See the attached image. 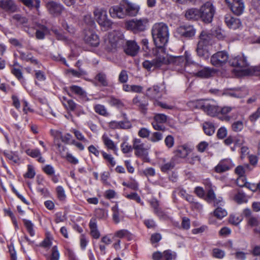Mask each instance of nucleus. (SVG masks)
Returning a JSON list of instances; mask_svg holds the SVG:
<instances>
[{
    "mask_svg": "<svg viewBox=\"0 0 260 260\" xmlns=\"http://www.w3.org/2000/svg\"><path fill=\"white\" fill-rule=\"evenodd\" d=\"M152 36L156 48L153 49V54L155 58L152 61L145 60L143 67L148 71L151 69H158L162 66V23H155L152 29Z\"/></svg>",
    "mask_w": 260,
    "mask_h": 260,
    "instance_id": "obj_1",
    "label": "nucleus"
},
{
    "mask_svg": "<svg viewBox=\"0 0 260 260\" xmlns=\"http://www.w3.org/2000/svg\"><path fill=\"white\" fill-rule=\"evenodd\" d=\"M185 60V69L188 72L193 74L196 77L201 78H209L215 73V70L209 67H205L200 70L199 64L192 61L189 56H186Z\"/></svg>",
    "mask_w": 260,
    "mask_h": 260,
    "instance_id": "obj_2",
    "label": "nucleus"
},
{
    "mask_svg": "<svg viewBox=\"0 0 260 260\" xmlns=\"http://www.w3.org/2000/svg\"><path fill=\"white\" fill-rule=\"evenodd\" d=\"M230 63L231 66L238 68L239 75L245 76L254 75L259 76V74L254 71L255 67L249 68V63L247 57L243 54L238 55L233 57L230 60Z\"/></svg>",
    "mask_w": 260,
    "mask_h": 260,
    "instance_id": "obj_3",
    "label": "nucleus"
},
{
    "mask_svg": "<svg viewBox=\"0 0 260 260\" xmlns=\"http://www.w3.org/2000/svg\"><path fill=\"white\" fill-rule=\"evenodd\" d=\"M124 43L123 35L121 32L116 31L109 32L105 37L104 41L105 48L108 51H113L122 46Z\"/></svg>",
    "mask_w": 260,
    "mask_h": 260,
    "instance_id": "obj_4",
    "label": "nucleus"
},
{
    "mask_svg": "<svg viewBox=\"0 0 260 260\" xmlns=\"http://www.w3.org/2000/svg\"><path fill=\"white\" fill-rule=\"evenodd\" d=\"M93 13L95 20L104 30L111 28L113 23L108 19L107 11L105 9L96 7Z\"/></svg>",
    "mask_w": 260,
    "mask_h": 260,
    "instance_id": "obj_5",
    "label": "nucleus"
},
{
    "mask_svg": "<svg viewBox=\"0 0 260 260\" xmlns=\"http://www.w3.org/2000/svg\"><path fill=\"white\" fill-rule=\"evenodd\" d=\"M133 148L135 150V154L142 159L147 161L148 159V150L150 146L143 143L139 138H135L133 140Z\"/></svg>",
    "mask_w": 260,
    "mask_h": 260,
    "instance_id": "obj_6",
    "label": "nucleus"
},
{
    "mask_svg": "<svg viewBox=\"0 0 260 260\" xmlns=\"http://www.w3.org/2000/svg\"><path fill=\"white\" fill-rule=\"evenodd\" d=\"M148 26V20L146 18L139 19H133L125 23V26L128 30L137 34L144 31Z\"/></svg>",
    "mask_w": 260,
    "mask_h": 260,
    "instance_id": "obj_7",
    "label": "nucleus"
},
{
    "mask_svg": "<svg viewBox=\"0 0 260 260\" xmlns=\"http://www.w3.org/2000/svg\"><path fill=\"white\" fill-rule=\"evenodd\" d=\"M200 19L205 23L212 22L215 13L216 9L211 2H207L199 9Z\"/></svg>",
    "mask_w": 260,
    "mask_h": 260,
    "instance_id": "obj_8",
    "label": "nucleus"
},
{
    "mask_svg": "<svg viewBox=\"0 0 260 260\" xmlns=\"http://www.w3.org/2000/svg\"><path fill=\"white\" fill-rule=\"evenodd\" d=\"M198 106L208 115L214 117L219 115V107L213 101H201L198 103Z\"/></svg>",
    "mask_w": 260,
    "mask_h": 260,
    "instance_id": "obj_9",
    "label": "nucleus"
},
{
    "mask_svg": "<svg viewBox=\"0 0 260 260\" xmlns=\"http://www.w3.org/2000/svg\"><path fill=\"white\" fill-rule=\"evenodd\" d=\"M229 58L228 53L225 51H218L212 55L210 58L211 64L216 67L224 65Z\"/></svg>",
    "mask_w": 260,
    "mask_h": 260,
    "instance_id": "obj_10",
    "label": "nucleus"
},
{
    "mask_svg": "<svg viewBox=\"0 0 260 260\" xmlns=\"http://www.w3.org/2000/svg\"><path fill=\"white\" fill-rule=\"evenodd\" d=\"M146 94L150 98L154 100V104L162 107V103L159 100L161 99L162 96V91L160 87L154 85L152 87L148 88L146 91Z\"/></svg>",
    "mask_w": 260,
    "mask_h": 260,
    "instance_id": "obj_11",
    "label": "nucleus"
},
{
    "mask_svg": "<svg viewBox=\"0 0 260 260\" xmlns=\"http://www.w3.org/2000/svg\"><path fill=\"white\" fill-rule=\"evenodd\" d=\"M85 43L92 47H97L100 44L98 36L92 30H85L84 36Z\"/></svg>",
    "mask_w": 260,
    "mask_h": 260,
    "instance_id": "obj_12",
    "label": "nucleus"
},
{
    "mask_svg": "<svg viewBox=\"0 0 260 260\" xmlns=\"http://www.w3.org/2000/svg\"><path fill=\"white\" fill-rule=\"evenodd\" d=\"M46 7L49 12L54 16L59 15L63 11L64 7L60 3L50 1L47 3Z\"/></svg>",
    "mask_w": 260,
    "mask_h": 260,
    "instance_id": "obj_13",
    "label": "nucleus"
},
{
    "mask_svg": "<svg viewBox=\"0 0 260 260\" xmlns=\"http://www.w3.org/2000/svg\"><path fill=\"white\" fill-rule=\"evenodd\" d=\"M110 16L113 18H123L125 16L124 9L122 6H114L109 9Z\"/></svg>",
    "mask_w": 260,
    "mask_h": 260,
    "instance_id": "obj_14",
    "label": "nucleus"
},
{
    "mask_svg": "<svg viewBox=\"0 0 260 260\" xmlns=\"http://www.w3.org/2000/svg\"><path fill=\"white\" fill-rule=\"evenodd\" d=\"M184 57L181 56H173L168 54L164 56V64L180 66L184 61Z\"/></svg>",
    "mask_w": 260,
    "mask_h": 260,
    "instance_id": "obj_15",
    "label": "nucleus"
},
{
    "mask_svg": "<svg viewBox=\"0 0 260 260\" xmlns=\"http://www.w3.org/2000/svg\"><path fill=\"white\" fill-rule=\"evenodd\" d=\"M224 21L228 26L232 29H236L241 26V22L239 18H235L230 14H226Z\"/></svg>",
    "mask_w": 260,
    "mask_h": 260,
    "instance_id": "obj_16",
    "label": "nucleus"
},
{
    "mask_svg": "<svg viewBox=\"0 0 260 260\" xmlns=\"http://www.w3.org/2000/svg\"><path fill=\"white\" fill-rule=\"evenodd\" d=\"M177 31L181 36L186 38L192 37L196 33V30L193 26L189 25L180 26Z\"/></svg>",
    "mask_w": 260,
    "mask_h": 260,
    "instance_id": "obj_17",
    "label": "nucleus"
},
{
    "mask_svg": "<svg viewBox=\"0 0 260 260\" xmlns=\"http://www.w3.org/2000/svg\"><path fill=\"white\" fill-rule=\"evenodd\" d=\"M139 50V46L136 42L128 41L126 42V46L124 49V52L127 55L134 56L137 55Z\"/></svg>",
    "mask_w": 260,
    "mask_h": 260,
    "instance_id": "obj_18",
    "label": "nucleus"
},
{
    "mask_svg": "<svg viewBox=\"0 0 260 260\" xmlns=\"http://www.w3.org/2000/svg\"><path fill=\"white\" fill-rule=\"evenodd\" d=\"M232 12L236 15H241L244 10L245 5L243 0L232 3L231 5L228 6Z\"/></svg>",
    "mask_w": 260,
    "mask_h": 260,
    "instance_id": "obj_19",
    "label": "nucleus"
},
{
    "mask_svg": "<svg viewBox=\"0 0 260 260\" xmlns=\"http://www.w3.org/2000/svg\"><path fill=\"white\" fill-rule=\"evenodd\" d=\"M123 7L125 13V16L126 15L132 16H135L139 11V7L132 3L126 2L123 5Z\"/></svg>",
    "mask_w": 260,
    "mask_h": 260,
    "instance_id": "obj_20",
    "label": "nucleus"
},
{
    "mask_svg": "<svg viewBox=\"0 0 260 260\" xmlns=\"http://www.w3.org/2000/svg\"><path fill=\"white\" fill-rule=\"evenodd\" d=\"M234 167L230 160L220 161L215 168L217 173H221L227 171Z\"/></svg>",
    "mask_w": 260,
    "mask_h": 260,
    "instance_id": "obj_21",
    "label": "nucleus"
},
{
    "mask_svg": "<svg viewBox=\"0 0 260 260\" xmlns=\"http://www.w3.org/2000/svg\"><path fill=\"white\" fill-rule=\"evenodd\" d=\"M185 17L187 20H197L200 19V10L197 8H190L186 10Z\"/></svg>",
    "mask_w": 260,
    "mask_h": 260,
    "instance_id": "obj_22",
    "label": "nucleus"
},
{
    "mask_svg": "<svg viewBox=\"0 0 260 260\" xmlns=\"http://www.w3.org/2000/svg\"><path fill=\"white\" fill-rule=\"evenodd\" d=\"M102 141L105 146L108 150H112L114 152L117 151V147L115 143L106 134H104L102 137Z\"/></svg>",
    "mask_w": 260,
    "mask_h": 260,
    "instance_id": "obj_23",
    "label": "nucleus"
},
{
    "mask_svg": "<svg viewBox=\"0 0 260 260\" xmlns=\"http://www.w3.org/2000/svg\"><path fill=\"white\" fill-rule=\"evenodd\" d=\"M90 234L94 239H99L100 237V233L98 229V225L95 218H91L89 223Z\"/></svg>",
    "mask_w": 260,
    "mask_h": 260,
    "instance_id": "obj_24",
    "label": "nucleus"
},
{
    "mask_svg": "<svg viewBox=\"0 0 260 260\" xmlns=\"http://www.w3.org/2000/svg\"><path fill=\"white\" fill-rule=\"evenodd\" d=\"M245 180L244 177H238L237 180V185L240 187L245 186L252 191H256L257 190L256 184L247 183Z\"/></svg>",
    "mask_w": 260,
    "mask_h": 260,
    "instance_id": "obj_25",
    "label": "nucleus"
},
{
    "mask_svg": "<svg viewBox=\"0 0 260 260\" xmlns=\"http://www.w3.org/2000/svg\"><path fill=\"white\" fill-rule=\"evenodd\" d=\"M189 153V150L185 145L179 146L175 151V156L181 158H185Z\"/></svg>",
    "mask_w": 260,
    "mask_h": 260,
    "instance_id": "obj_26",
    "label": "nucleus"
},
{
    "mask_svg": "<svg viewBox=\"0 0 260 260\" xmlns=\"http://www.w3.org/2000/svg\"><path fill=\"white\" fill-rule=\"evenodd\" d=\"M205 47V46L202 45L201 42H199L197 48V53L198 56L206 59L209 58L210 54Z\"/></svg>",
    "mask_w": 260,
    "mask_h": 260,
    "instance_id": "obj_27",
    "label": "nucleus"
},
{
    "mask_svg": "<svg viewBox=\"0 0 260 260\" xmlns=\"http://www.w3.org/2000/svg\"><path fill=\"white\" fill-rule=\"evenodd\" d=\"M233 108L231 107H224L222 108L219 107V115H222V117L220 116L219 118L225 121H229L231 119V117L228 115L230 113Z\"/></svg>",
    "mask_w": 260,
    "mask_h": 260,
    "instance_id": "obj_28",
    "label": "nucleus"
},
{
    "mask_svg": "<svg viewBox=\"0 0 260 260\" xmlns=\"http://www.w3.org/2000/svg\"><path fill=\"white\" fill-rule=\"evenodd\" d=\"M71 91L79 96L81 98L87 100L86 92L80 86L72 85L70 87Z\"/></svg>",
    "mask_w": 260,
    "mask_h": 260,
    "instance_id": "obj_29",
    "label": "nucleus"
},
{
    "mask_svg": "<svg viewBox=\"0 0 260 260\" xmlns=\"http://www.w3.org/2000/svg\"><path fill=\"white\" fill-rule=\"evenodd\" d=\"M61 101L62 104L66 108V109L71 111H74L77 106V105L73 100L71 99H68L66 97L63 96L61 98Z\"/></svg>",
    "mask_w": 260,
    "mask_h": 260,
    "instance_id": "obj_30",
    "label": "nucleus"
},
{
    "mask_svg": "<svg viewBox=\"0 0 260 260\" xmlns=\"http://www.w3.org/2000/svg\"><path fill=\"white\" fill-rule=\"evenodd\" d=\"M153 128L157 131H160L162 128V115L161 114H156L152 122Z\"/></svg>",
    "mask_w": 260,
    "mask_h": 260,
    "instance_id": "obj_31",
    "label": "nucleus"
},
{
    "mask_svg": "<svg viewBox=\"0 0 260 260\" xmlns=\"http://www.w3.org/2000/svg\"><path fill=\"white\" fill-rule=\"evenodd\" d=\"M22 221L27 233L30 236L34 237L35 235V224L28 219H23Z\"/></svg>",
    "mask_w": 260,
    "mask_h": 260,
    "instance_id": "obj_32",
    "label": "nucleus"
},
{
    "mask_svg": "<svg viewBox=\"0 0 260 260\" xmlns=\"http://www.w3.org/2000/svg\"><path fill=\"white\" fill-rule=\"evenodd\" d=\"M50 34L49 29L44 25H41L36 32V37L37 39H44L46 35Z\"/></svg>",
    "mask_w": 260,
    "mask_h": 260,
    "instance_id": "obj_33",
    "label": "nucleus"
},
{
    "mask_svg": "<svg viewBox=\"0 0 260 260\" xmlns=\"http://www.w3.org/2000/svg\"><path fill=\"white\" fill-rule=\"evenodd\" d=\"M0 7L6 11H14L16 8L12 0H0Z\"/></svg>",
    "mask_w": 260,
    "mask_h": 260,
    "instance_id": "obj_34",
    "label": "nucleus"
},
{
    "mask_svg": "<svg viewBox=\"0 0 260 260\" xmlns=\"http://www.w3.org/2000/svg\"><path fill=\"white\" fill-rule=\"evenodd\" d=\"M203 129L205 133L209 136H211L214 133L215 127L212 123L210 122H205L203 124Z\"/></svg>",
    "mask_w": 260,
    "mask_h": 260,
    "instance_id": "obj_35",
    "label": "nucleus"
},
{
    "mask_svg": "<svg viewBox=\"0 0 260 260\" xmlns=\"http://www.w3.org/2000/svg\"><path fill=\"white\" fill-rule=\"evenodd\" d=\"M22 3L28 8H36L37 10L40 6V0H21Z\"/></svg>",
    "mask_w": 260,
    "mask_h": 260,
    "instance_id": "obj_36",
    "label": "nucleus"
},
{
    "mask_svg": "<svg viewBox=\"0 0 260 260\" xmlns=\"http://www.w3.org/2000/svg\"><path fill=\"white\" fill-rule=\"evenodd\" d=\"M133 104L138 107L141 110H145L148 105L147 102L143 99H139L138 96L134 98L133 100Z\"/></svg>",
    "mask_w": 260,
    "mask_h": 260,
    "instance_id": "obj_37",
    "label": "nucleus"
},
{
    "mask_svg": "<svg viewBox=\"0 0 260 260\" xmlns=\"http://www.w3.org/2000/svg\"><path fill=\"white\" fill-rule=\"evenodd\" d=\"M60 253L57 246H54L51 249V254L48 256L47 260H59Z\"/></svg>",
    "mask_w": 260,
    "mask_h": 260,
    "instance_id": "obj_38",
    "label": "nucleus"
},
{
    "mask_svg": "<svg viewBox=\"0 0 260 260\" xmlns=\"http://www.w3.org/2000/svg\"><path fill=\"white\" fill-rule=\"evenodd\" d=\"M95 79L103 86H108V82L105 74L103 73H99L95 77Z\"/></svg>",
    "mask_w": 260,
    "mask_h": 260,
    "instance_id": "obj_39",
    "label": "nucleus"
},
{
    "mask_svg": "<svg viewBox=\"0 0 260 260\" xmlns=\"http://www.w3.org/2000/svg\"><path fill=\"white\" fill-rule=\"evenodd\" d=\"M71 132L74 134L76 139L84 143H88L89 141L85 138L83 134L76 129H72Z\"/></svg>",
    "mask_w": 260,
    "mask_h": 260,
    "instance_id": "obj_40",
    "label": "nucleus"
},
{
    "mask_svg": "<svg viewBox=\"0 0 260 260\" xmlns=\"http://www.w3.org/2000/svg\"><path fill=\"white\" fill-rule=\"evenodd\" d=\"M211 35L207 34L205 31H202L200 36V41L199 42H201L202 45L207 46L211 39Z\"/></svg>",
    "mask_w": 260,
    "mask_h": 260,
    "instance_id": "obj_41",
    "label": "nucleus"
},
{
    "mask_svg": "<svg viewBox=\"0 0 260 260\" xmlns=\"http://www.w3.org/2000/svg\"><path fill=\"white\" fill-rule=\"evenodd\" d=\"M177 254L171 250H167L164 251V260H175Z\"/></svg>",
    "mask_w": 260,
    "mask_h": 260,
    "instance_id": "obj_42",
    "label": "nucleus"
},
{
    "mask_svg": "<svg viewBox=\"0 0 260 260\" xmlns=\"http://www.w3.org/2000/svg\"><path fill=\"white\" fill-rule=\"evenodd\" d=\"M214 215L217 218L221 219L227 215V212L224 209L218 207L214 210Z\"/></svg>",
    "mask_w": 260,
    "mask_h": 260,
    "instance_id": "obj_43",
    "label": "nucleus"
},
{
    "mask_svg": "<svg viewBox=\"0 0 260 260\" xmlns=\"http://www.w3.org/2000/svg\"><path fill=\"white\" fill-rule=\"evenodd\" d=\"M52 237L49 234H47L46 238L40 244V246L45 248H49L52 245Z\"/></svg>",
    "mask_w": 260,
    "mask_h": 260,
    "instance_id": "obj_44",
    "label": "nucleus"
},
{
    "mask_svg": "<svg viewBox=\"0 0 260 260\" xmlns=\"http://www.w3.org/2000/svg\"><path fill=\"white\" fill-rule=\"evenodd\" d=\"M57 197L60 201H64L66 199V194L64 188L61 186H58L56 188Z\"/></svg>",
    "mask_w": 260,
    "mask_h": 260,
    "instance_id": "obj_45",
    "label": "nucleus"
},
{
    "mask_svg": "<svg viewBox=\"0 0 260 260\" xmlns=\"http://www.w3.org/2000/svg\"><path fill=\"white\" fill-rule=\"evenodd\" d=\"M244 127L243 122L242 120L235 121L232 124V129L235 132H241Z\"/></svg>",
    "mask_w": 260,
    "mask_h": 260,
    "instance_id": "obj_46",
    "label": "nucleus"
},
{
    "mask_svg": "<svg viewBox=\"0 0 260 260\" xmlns=\"http://www.w3.org/2000/svg\"><path fill=\"white\" fill-rule=\"evenodd\" d=\"M225 255L224 251L220 249L215 248L212 250V256L216 258L222 259L225 256Z\"/></svg>",
    "mask_w": 260,
    "mask_h": 260,
    "instance_id": "obj_47",
    "label": "nucleus"
},
{
    "mask_svg": "<svg viewBox=\"0 0 260 260\" xmlns=\"http://www.w3.org/2000/svg\"><path fill=\"white\" fill-rule=\"evenodd\" d=\"M94 110L96 113L103 116L108 115L107 110L104 105L98 104L94 106Z\"/></svg>",
    "mask_w": 260,
    "mask_h": 260,
    "instance_id": "obj_48",
    "label": "nucleus"
},
{
    "mask_svg": "<svg viewBox=\"0 0 260 260\" xmlns=\"http://www.w3.org/2000/svg\"><path fill=\"white\" fill-rule=\"evenodd\" d=\"M112 210L113 211L112 217L114 221L116 223H119L120 221V219L119 217V213L118 206L115 205L112 208Z\"/></svg>",
    "mask_w": 260,
    "mask_h": 260,
    "instance_id": "obj_49",
    "label": "nucleus"
},
{
    "mask_svg": "<svg viewBox=\"0 0 260 260\" xmlns=\"http://www.w3.org/2000/svg\"><path fill=\"white\" fill-rule=\"evenodd\" d=\"M42 170L48 176L53 175L55 173L54 167L50 165H46L42 167Z\"/></svg>",
    "mask_w": 260,
    "mask_h": 260,
    "instance_id": "obj_50",
    "label": "nucleus"
},
{
    "mask_svg": "<svg viewBox=\"0 0 260 260\" xmlns=\"http://www.w3.org/2000/svg\"><path fill=\"white\" fill-rule=\"evenodd\" d=\"M114 236L119 238H128L130 233L126 230H120L115 233Z\"/></svg>",
    "mask_w": 260,
    "mask_h": 260,
    "instance_id": "obj_51",
    "label": "nucleus"
},
{
    "mask_svg": "<svg viewBox=\"0 0 260 260\" xmlns=\"http://www.w3.org/2000/svg\"><path fill=\"white\" fill-rule=\"evenodd\" d=\"M121 149L123 153H128L131 152L133 150V147L126 141H124L121 144Z\"/></svg>",
    "mask_w": 260,
    "mask_h": 260,
    "instance_id": "obj_52",
    "label": "nucleus"
},
{
    "mask_svg": "<svg viewBox=\"0 0 260 260\" xmlns=\"http://www.w3.org/2000/svg\"><path fill=\"white\" fill-rule=\"evenodd\" d=\"M234 200L238 204H242L246 202V196L244 193L239 192L235 196Z\"/></svg>",
    "mask_w": 260,
    "mask_h": 260,
    "instance_id": "obj_53",
    "label": "nucleus"
},
{
    "mask_svg": "<svg viewBox=\"0 0 260 260\" xmlns=\"http://www.w3.org/2000/svg\"><path fill=\"white\" fill-rule=\"evenodd\" d=\"M4 154L8 159L12 161L13 162L18 163L19 160L18 156L13 152H5Z\"/></svg>",
    "mask_w": 260,
    "mask_h": 260,
    "instance_id": "obj_54",
    "label": "nucleus"
},
{
    "mask_svg": "<svg viewBox=\"0 0 260 260\" xmlns=\"http://www.w3.org/2000/svg\"><path fill=\"white\" fill-rule=\"evenodd\" d=\"M187 162L191 165L199 164L201 162V157L197 154H192L187 158Z\"/></svg>",
    "mask_w": 260,
    "mask_h": 260,
    "instance_id": "obj_55",
    "label": "nucleus"
},
{
    "mask_svg": "<svg viewBox=\"0 0 260 260\" xmlns=\"http://www.w3.org/2000/svg\"><path fill=\"white\" fill-rule=\"evenodd\" d=\"M26 153L33 158H36L41 155V152L38 149H27L25 150Z\"/></svg>",
    "mask_w": 260,
    "mask_h": 260,
    "instance_id": "obj_56",
    "label": "nucleus"
},
{
    "mask_svg": "<svg viewBox=\"0 0 260 260\" xmlns=\"http://www.w3.org/2000/svg\"><path fill=\"white\" fill-rule=\"evenodd\" d=\"M35 175L36 172L33 166L30 165H28L27 171L24 175V177L31 179L35 177Z\"/></svg>",
    "mask_w": 260,
    "mask_h": 260,
    "instance_id": "obj_57",
    "label": "nucleus"
},
{
    "mask_svg": "<svg viewBox=\"0 0 260 260\" xmlns=\"http://www.w3.org/2000/svg\"><path fill=\"white\" fill-rule=\"evenodd\" d=\"M102 154L104 158L108 161L110 164L111 166L113 167L116 165V162L114 160V158L111 154H108L104 151H102Z\"/></svg>",
    "mask_w": 260,
    "mask_h": 260,
    "instance_id": "obj_58",
    "label": "nucleus"
},
{
    "mask_svg": "<svg viewBox=\"0 0 260 260\" xmlns=\"http://www.w3.org/2000/svg\"><path fill=\"white\" fill-rule=\"evenodd\" d=\"M151 132L145 127H142L140 129L138 133V135L142 138H147L149 137Z\"/></svg>",
    "mask_w": 260,
    "mask_h": 260,
    "instance_id": "obj_59",
    "label": "nucleus"
},
{
    "mask_svg": "<svg viewBox=\"0 0 260 260\" xmlns=\"http://www.w3.org/2000/svg\"><path fill=\"white\" fill-rule=\"evenodd\" d=\"M248 225L251 227L257 226L259 224V221L257 217L251 216L247 219Z\"/></svg>",
    "mask_w": 260,
    "mask_h": 260,
    "instance_id": "obj_60",
    "label": "nucleus"
},
{
    "mask_svg": "<svg viewBox=\"0 0 260 260\" xmlns=\"http://www.w3.org/2000/svg\"><path fill=\"white\" fill-rule=\"evenodd\" d=\"M50 134L54 138V143H56L59 139H60L61 140L62 139V133L59 131L51 129Z\"/></svg>",
    "mask_w": 260,
    "mask_h": 260,
    "instance_id": "obj_61",
    "label": "nucleus"
},
{
    "mask_svg": "<svg viewBox=\"0 0 260 260\" xmlns=\"http://www.w3.org/2000/svg\"><path fill=\"white\" fill-rule=\"evenodd\" d=\"M109 102L111 105L117 106L118 108H120L123 106V104L120 100L113 97L110 98Z\"/></svg>",
    "mask_w": 260,
    "mask_h": 260,
    "instance_id": "obj_62",
    "label": "nucleus"
},
{
    "mask_svg": "<svg viewBox=\"0 0 260 260\" xmlns=\"http://www.w3.org/2000/svg\"><path fill=\"white\" fill-rule=\"evenodd\" d=\"M166 146L169 148H172L174 144V137L171 135H168L166 137L165 140Z\"/></svg>",
    "mask_w": 260,
    "mask_h": 260,
    "instance_id": "obj_63",
    "label": "nucleus"
},
{
    "mask_svg": "<svg viewBox=\"0 0 260 260\" xmlns=\"http://www.w3.org/2000/svg\"><path fill=\"white\" fill-rule=\"evenodd\" d=\"M9 252L10 255L11 260H17L16 252L14 245L12 244L8 245Z\"/></svg>",
    "mask_w": 260,
    "mask_h": 260,
    "instance_id": "obj_64",
    "label": "nucleus"
}]
</instances>
